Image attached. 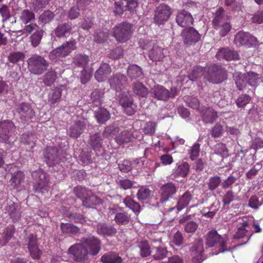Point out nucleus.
<instances>
[{
    "instance_id": "obj_1",
    "label": "nucleus",
    "mask_w": 263,
    "mask_h": 263,
    "mask_svg": "<svg viewBox=\"0 0 263 263\" xmlns=\"http://www.w3.org/2000/svg\"><path fill=\"white\" fill-rule=\"evenodd\" d=\"M212 22L214 28L218 31L220 36L222 37L225 36L231 29L229 17L225 14L222 8H219L217 10Z\"/></svg>"
},
{
    "instance_id": "obj_2",
    "label": "nucleus",
    "mask_w": 263,
    "mask_h": 263,
    "mask_svg": "<svg viewBox=\"0 0 263 263\" xmlns=\"http://www.w3.org/2000/svg\"><path fill=\"white\" fill-rule=\"evenodd\" d=\"M74 191L79 197L82 198L83 205L86 208H92L101 203V199L85 187L77 186Z\"/></svg>"
},
{
    "instance_id": "obj_3",
    "label": "nucleus",
    "mask_w": 263,
    "mask_h": 263,
    "mask_svg": "<svg viewBox=\"0 0 263 263\" xmlns=\"http://www.w3.org/2000/svg\"><path fill=\"white\" fill-rule=\"evenodd\" d=\"M29 70L33 74L40 75L48 67V62L42 56L34 54L28 60Z\"/></svg>"
},
{
    "instance_id": "obj_4",
    "label": "nucleus",
    "mask_w": 263,
    "mask_h": 263,
    "mask_svg": "<svg viewBox=\"0 0 263 263\" xmlns=\"http://www.w3.org/2000/svg\"><path fill=\"white\" fill-rule=\"evenodd\" d=\"M228 238L227 235H220L216 231L211 230L207 234L205 238V245L208 247H212L218 245L220 248L217 253L228 251L225 249Z\"/></svg>"
},
{
    "instance_id": "obj_5",
    "label": "nucleus",
    "mask_w": 263,
    "mask_h": 263,
    "mask_svg": "<svg viewBox=\"0 0 263 263\" xmlns=\"http://www.w3.org/2000/svg\"><path fill=\"white\" fill-rule=\"evenodd\" d=\"M132 33V25L128 23L123 22L119 24L114 28V36L119 42H126L129 39Z\"/></svg>"
},
{
    "instance_id": "obj_6",
    "label": "nucleus",
    "mask_w": 263,
    "mask_h": 263,
    "mask_svg": "<svg viewBox=\"0 0 263 263\" xmlns=\"http://www.w3.org/2000/svg\"><path fill=\"white\" fill-rule=\"evenodd\" d=\"M204 77L211 82L219 83L227 79V74L224 69L220 66L214 65L208 68Z\"/></svg>"
},
{
    "instance_id": "obj_7",
    "label": "nucleus",
    "mask_w": 263,
    "mask_h": 263,
    "mask_svg": "<svg viewBox=\"0 0 263 263\" xmlns=\"http://www.w3.org/2000/svg\"><path fill=\"white\" fill-rule=\"evenodd\" d=\"M75 48L74 41L68 42L53 50L49 55L50 59L53 61L61 60L68 55Z\"/></svg>"
},
{
    "instance_id": "obj_8",
    "label": "nucleus",
    "mask_w": 263,
    "mask_h": 263,
    "mask_svg": "<svg viewBox=\"0 0 263 263\" xmlns=\"http://www.w3.org/2000/svg\"><path fill=\"white\" fill-rule=\"evenodd\" d=\"M68 253L74 260L83 262L88 259L89 254L82 242L71 246Z\"/></svg>"
},
{
    "instance_id": "obj_9",
    "label": "nucleus",
    "mask_w": 263,
    "mask_h": 263,
    "mask_svg": "<svg viewBox=\"0 0 263 263\" xmlns=\"http://www.w3.org/2000/svg\"><path fill=\"white\" fill-rule=\"evenodd\" d=\"M32 176L34 180V189L36 192H43L46 190L49 183L48 176L43 170H39L34 172Z\"/></svg>"
},
{
    "instance_id": "obj_10",
    "label": "nucleus",
    "mask_w": 263,
    "mask_h": 263,
    "mask_svg": "<svg viewBox=\"0 0 263 263\" xmlns=\"http://www.w3.org/2000/svg\"><path fill=\"white\" fill-rule=\"evenodd\" d=\"M81 242L89 255H96L100 251L101 242L96 237L91 236L83 237L81 239Z\"/></svg>"
},
{
    "instance_id": "obj_11",
    "label": "nucleus",
    "mask_w": 263,
    "mask_h": 263,
    "mask_svg": "<svg viewBox=\"0 0 263 263\" xmlns=\"http://www.w3.org/2000/svg\"><path fill=\"white\" fill-rule=\"evenodd\" d=\"M14 128L13 123L9 120L0 122V142L11 145L12 142L9 140L11 134Z\"/></svg>"
},
{
    "instance_id": "obj_12",
    "label": "nucleus",
    "mask_w": 263,
    "mask_h": 263,
    "mask_svg": "<svg viewBox=\"0 0 263 263\" xmlns=\"http://www.w3.org/2000/svg\"><path fill=\"white\" fill-rule=\"evenodd\" d=\"M234 41L236 44L249 47L258 44L257 39L249 33L246 32H238L235 35Z\"/></svg>"
},
{
    "instance_id": "obj_13",
    "label": "nucleus",
    "mask_w": 263,
    "mask_h": 263,
    "mask_svg": "<svg viewBox=\"0 0 263 263\" xmlns=\"http://www.w3.org/2000/svg\"><path fill=\"white\" fill-rule=\"evenodd\" d=\"M115 10L116 14H120L123 11H129L134 12L136 11L138 7L137 0H122L120 2H115Z\"/></svg>"
},
{
    "instance_id": "obj_14",
    "label": "nucleus",
    "mask_w": 263,
    "mask_h": 263,
    "mask_svg": "<svg viewBox=\"0 0 263 263\" xmlns=\"http://www.w3.org/2000/svg\"><path fill=\"white\" fill-rule=\"evenodd\" d=\"M110 87L117 92H121L127 84V79L123 74L117 73L109 80Z\"/></svg>"
},
{
    "instance_id": "obj_15",
    "label": "nucleus",
    "mask_w": 263,
    "mask_h": 263,
    "mask_svg": "<svg viewBox=\"0 0 263 263\" xmlns=\"http://www.w3.org/2000/svg\"><path fill=\"white\" fill-rule=\"evenodd\" d=\"M171 14V8L165 4H161L155 11V21L157 24H163L168 20Z\"/></svg>"
},
{
    "instance_id": "obj_16",
    "label": "nucleus",
    "mask_w": 263,
    "mask_h": 263,
    "mask_svg": "<svg viewBox=\"0 0 263 263\" xmlns=\"http://www.w3.org/2000/svg\"><path fill=\"white\" fill-rule=\"evenodd\" d=\"M251 229L252 227L249 224V222L244 221L241 226L238 228L237 231L234 235V238L240 239L246 237L247 241L243 244L246 243L253 234V231H251Z\"/></svg>"
},
{
    "instance_id": "obj_17",
    "label": "nucleus",
    "mask_w": 263,
    "mask_h": 263,
    "mask_svg": "<svg viewBox=\"0 0 263 263\" xmlns=\"http://www.w3.org/2000/svg\"><path fill=\"white\" fill-rule=\"evenodd\" d=\"M16 110L22 121H32L35 117L34 111L30 106L26 103H22L20 104L18 106Z\"/></svg>"
},
{
    "instance_id": "obj_18",
    "label": "nucleus",
    "mask_w": 263,
    "mask_h": 263,
    "mask_svg": "<svg viewBox=\"0 0 263 263\" xmlns=\"http://www.w3.org/2000/svg\"><path fill=\"white\" fill-rule=\"evenodd\" d=\"M182 37L185 44L191 45L197 42L200 39L198 32L192 27L184 29L182 32Z\"/></svg>"
},
{
    "instance_id": "obj_19",
    "label": "nucleus",
    "mask_w": 263,
    "mask_h": 263,
    "mask_svg": "<svg viewBox=\"0 0 263 263\" xmlns=\"http://www.w3.org/2000/svg\"><path fill=\"white\" fill-rule=\"evenodd\" d=\"M176 20L177 24L182 27H187L192 25L194 22L192 15L184 10L178 12Z\"/></svg>"
},
{
    "instance_id": "obj_20",
    "label": "nucleus",
    "mask_w": 263,
    "mask_h": 263,
    "mask_svg": "<svg viewBox=\"0 0 263 263\" xmlns=\"http://www.w3.org/2000/svg\"><path fill=\"white\" fill-rule=\"evenodd\" d=\"M44 156L47 164L52 166L59 162V152L55 147H48L44 151Z\"/></svg>"
},
{
    "instance_id": "obj_21",
    "label": "nucleus",
    "mask_w": 263,
    "mask_h": 263,
    "mask_svg": "<svg viewBox=\"0 0 263 263\" xmlns=\"http://www.w3.org/2000/svg\"><path fill=\"white\" fill-rule=\"evenodd\" d=\"M177 188L173 183H167L164 184L160 190L161 198L160 200L164 202L168 199L176 192Z\"/></svg>"
},
{
    "instance_id": "obj_22",
    "label": "nucleus",
    "mask_w": 263,
    "mask_h": 263,
    "mask_svg": "<svg viewBox=\"0 0 263 263\" xmlns=\"http://www.w3.org/2000/svg\"><path fill=\"white\" fill-rule=\"evenodd\" d=\"M28 249L31 256L34 259H39L41 254V251L36 245V238L33 234L30 235L28 237Z\"/></svg>"
},
{
    "instance_id": "obj_23",
    "label": "nucleus",
    "mask_w": 263,
    "mask_h": 263,
    "mask_svg": "<svg viewBox=\"0 0 263 263\" xmlns=\"http://www.w3.org/2000/svg\"><path fill=\"white\" fill-rule=\"evenodd\" d=\"M201 112L202 121L206 124L213 123L218 118L217 112L212 108H205Z\"/></svg>"
},
{
    "instance_id": "obj_24",
    "label": "nucleus",
    "mask_w": 263,
    "mask_h": 263,
    "mask_svg": "<svg viewBox=\"0 0 263 263\" xmlns=\"http://www.w3.org/2000/svg\"><path fill=\"white\" fill-rule=\"evenodd\" d=\"M120 103L124 109V112L128 115L131 116L134 114L136 111V105L133 103V100L127 97H120L119 95Z\"/></svg>"
},
{
    "instance_id": "obj_25",
    "label": "nucleus",
    "mask_w": 263,
    "mask_h": 263,
    "mask_svg": "<svg viewBox=\"0 0 263 263\" xmlns=\"http://www.w3.org/2000/svg\"><path fill=\"white\" fill-rule=\"evenodd\" d=\"M111 72V68L109 65L106 63L101 65L99 68L96 71L95 77L99 82L105 80Z\"/></svg>"
},
{
    "instance_id": "obj_26",
    "label": "nucleus",
    "mask_w": 263,
    "mask_h": 263,
    "mask_svg": "<svg viewBox=\"0 0 263 263\" xmlns=\"http://www.w3.org/2000/svg\"><path fill=\"white\" fill-rule=\"evenodd\" d=\"M153 96L159 100L166 101L169 98V91L162 86L157 85L152 90Z\"/></svg>"
},
{
    "instance_id": "obj_27",
    "label": "nucleus",
    "mask_w": 263,
    "mask_h": 263,
    "mask_svg": "<svg viewBox=\"0 0 263 263\" xmlns=\"http://www.w3.org/2000/svg\"><path fill=\"white\" fill-rule=\"evenodd\" d=\"M216 57L218 59H224L228 61L238 59L237 52L232 51L227 48H222L216 53Z\"/></svg>"
},
{
    "instance_id": "obj_28",
    "label": "nucleus",
    "mask_w": 263,
    "mask_h": 263,
    "mask_svg": "<svg viewBox=\"0 0 263 263\" xmlns=\"http://www.w3.org/2000/svg\"><path fill=\"white\" fill-rule=\"evenodd\" d=\"M192 199V195L189 192H186L181 196L179 200L177 201V204L176 206L170 208L168 211H171L176 207L178 211L181 210L182 209L187 206Z\"/></svg>"
},
{
    "instance_id": "obj_29",
    "label": "nucleus",
    "mask_w": 263,
    "mask_h": 263,
    "mask_svg": "<svg viewBox=\"0 0 263 263\" xmlns=\"http://www.w3.org/2000/svg\"><path fill=\"white\" fill-rule=\"evenodd\" d=\"M62 89L60 87H56L51 90L48 94V102L53 106L61 100Z\"/></svg>"
},
{
    "instance_id": "obj_30",
    "label": "nucleus",
    "mask_w": 263,
    "mask_h": 263,
    "mask_svg": "<svg viewBox=\"0 0 263 263\" xmlns=\"http://www.w3.org/2000/svg\"><path fill=\"white\" fill-rule=\"evenodd\" d=\"M71 31V27L67 23L59 25L54 30L55 34L59 37L68 36Z\"/></svg>"
},
{
    "instance_id": "obj_31",
    "label": "nucleus",
    "mask_w": 263,
    "mask_h": 263,
    "mask_svg": "<svg viewBox=\"0 0 263 263\" xmlns=\"http://www.w3.org/2000/svg\"><path fill=\"white\" fill-rule=\"evenodd\" d=\"M164 49L159 47L154 46L153 49L150 50L149 53V58L153 61H160L165 57L164 53Z\"/></svg>"
},
{
    "instance_id": "obj_32",
    "label": "nucleus",
    "mask_w": 263,
    "mask_h": 263,
    "mask_svg": "<svg viewBox=\"0 0 263 263\" xmlns=\"http://www.w3.org/2000/svg\"><path fill=\"white\" fill-rule=\"evenodd\" d=\"M101 261L104 263H121L122 258L115 252H108L101 257Z\"/></svg>"
},
{
    "instance_id": "obj_33",
    "label": "nucleus",
    "mask_w": 263,
    "mask_h": 263,
    "mask_svg": "<svg viewBox=\"0 0 263 263\" xmlns=\"http://www.w3.org/2000/svg\"><path fill=\"white\" fill-rule=\"evenodd\" d=\"M190 168V165L187 162H182L177 164L174 173L176 176L184 177L189 174Z\"/></svg>"
},
{
    "instance_id": "obj_34",
    "label": "nucleus",
    "mask_w": 263,
    "mask_h": 263,
    "mask_svg": "<svg viewBox=\"0 0 263 263\" xmlns=\"http://www.w3.org/2000/svg\"><path fill=\"white\" fill-rule=\"evenodd\" d=\"M152 257L155 259H161L166 256L168 251L166 248L159 246H152Z\"/></svg>"
},
{
    "instance_id": "obj_35",
    "label": "nucleus",
    "mask_w": 263,
    "mask_h": 263,
    "mask_svg": "<svg viewBox=\"0 0 263 263\" xmlns=\"http://www.w3.org/2000/svg\"><path fill=\"white\" fill-rule=\"evenodd\" d=\"M20 21L26 25L35 20L34 13L28 9L23 10L19 15Z\"/></svg>"
},
{
    "instance_id": "obj_36",
    "label": "nucleus",
    "mask_w": 263,
    "mask_h": 263,
    "mask_svg": "<svg viewBox=\"0 0 263 263\" xmlns=\"http://www.w3.org/2000/svg\"><path fill=\"white\" fill-rule=\"evenodd\" d=\"M85 128L83 122H78L70 128V136L73 138H77L82 133Z\"/></svg>"
},
{
    "instance_id": "obj_37",
    "label": "nucleus",
    "mask_w": 263,
    "mask_h": 263,
    "mask_svg": "<svg viewBox=\"0 0 263 263\" xmlns=\"http://www.w3.org/2000/svg\"><path fill=\"white\" fill-rule=\"evenodd\" d=\"M97 232L100 235H107L108 236L116 233V229L111 226H108L104 223H99L97 225Z\"/></svg>"
},
{
    "instance_id": "obj_38",
    "label": "nucleus",
    "mask_w": 263,
    "mask_h": 263,
    "mask_svg": "<svg viewBox=\"0 0 263 263\" xmlns=\"http://www.w3.org/2000/svg\"><path fill=\"white\" fill-rule=\"evenodd\" d=\"M142 73L141 68L137 65H131L127 68V74L131 79L139 78Z\"/></svg>"
},
{
    "instance_id": "obj_39",
    "label": "nucleus",
    "mask_w": 263,
    "mask_h": 263,
    "mask_svg": "<svg viewBox=\"0 0 263 263\" xmlns=\"http://www.w3.org/2000/svg\"><path fill=\"white\" fill-rule=\"evenodd\" d=\"M125 205L131 209L134 213H139L140 212V204L133 200L130 196L126 197L123 200Z\"/></svg>"
},
{
    "instance_id": "obj_40",
    "label": "nucleus",
    "mask_w": 263,
    "mask_h": 263,
    "mask_svg": "<svg viewBox=\"0 0 263 263\" xmlns=\"http://www.w3.org/2000/svg\"><path fill=\"white\" fill-rule=\"evenodd\" d=\"M134 138V135L129 131L122 132L116 138V141L119 144L130 142Z\"/></svg>"
},
{
    "instance_id": "obj_41",
    "label": "nucleus",
    "mask_w": 263,
    "mask_h": 263,
    "mask_svg": "<svg viewBox=\"0 0 263 263\" xmlns=\"http://www.w3.org/2000/svg\"><path fill=\"white\" fill-rule=\"evenodd\" d=\"M95 117L99 123H104L110 118V114L105 108H99L95 111Z\"/></svg>"
},
{
    "instance_id": "obj_42",
    "label": "nucleus",
    "mask_w": 263,
    "mask_h": 263,
    "mask_svg": "<svg viewBox=\"0 0 263 263\" xmlns=\"http://www.w3.org/2000/svg\"><path fill=\"white\" fill-rule=\"evenodd\" d=\"M60 227L63 233L69 235H76L80 231L79 228L69 223H62Z\"/></svg>"
},
{
    "instance_id": "obj_43",
    "label": "nucleus",
    "mask_w": 263,
    "mask_h": 263,
    "mask_svg": "<svg viewBox=\"0 0 263 263\" xmlns=\"http://www.w3.org/2000/svg\"><path fill=\"white\" fill-rule=\"evenodd\" d=\"M134 92L141 97H145L148 93L147 88L141 83H134L133 87Z\"/></svg>"
},
{
    "instance_id": "obj_44",
    "label": "nucleus",
    "mask_w": 263,
    "mask_h": 263,
    "mask_svg": "<svg viewBox=\"0 0 263 263\" xmlns=\"http://www.w3.org/2000/svg\"><path fill=\"white\" fill-rule=\"evenodd\" d=\"M89 61V59L88 56L80 54L74 57L73 63L76 66L84 68L86 66Z\"/></svg>"
},
{
    "instance_id": "obj_45",
    "label": "nucleus",
    "mask_w": 263,
    "mask_h": 263,
    "mask_svg": "<svg viewBox=\"0 0 263 263\" xmlns=\"http://www.w3.org/2000/svg\"><path fill=\"white\" fill-rule=\"evenodd\" d=\"M104 92L100 89H96L91 94L92 103L96 106H100L102 102Z\"/></svg>"
},
{
    "instance_id": "obj_46",
    "label": "nucleus",
    "mask_w": 263,
    "mask_h": 263,
    "mask_svg": "<svg viewBox=\"0 0 263 263\" xmlns=\"http://www.w3.org/2000/svg\"><path fill=\"white\" fill-rule=\"evenodd\" d=\"M246 77L247 76L240 73L236 72L234 74L235 83L239 90H242L246 84L247 83Z\"/></svg>"
},
{
    "instance_id": "obj_47",
    "label": "nucleus",
    "mask_w": 263,
    "mask_h": 263,
    "mask_svg": "<svg viewBox=\"0 0 263 263\" xmlns=\"http://www.w3.org/2000/svg\"><path fill=\"white\" fill-rule=\"evenodd\" d=\"M221 183V179L219 176H214L209 178L207 182L209 190L213 191L218 187Z\"/></svg>"
},
{
    "instance_id": "obj_48",
    "label": "nucleus",
    "mask_w": 263,
    "mask_h": 263,
    "mask_svg": "<svg viewBox=\"0 0 263 263\" xmlns=\"http://www.w3.org/2000/svg\"><path fill=\"white\" fill-rule=\"evenodd\" d=\"M139 248L140 249V253L142 257H147L152 254V248H151L147 241H142L139 245Z\"/></svg>"
},
{
    "instance_id": "obj_49",
    "label": "nucleus",
    "mask_w": 263,
    "mask_h": 263,
    "mask_svg": "<svg viewBox=\"0 0 263 263\" xmlns=\"http://www.w3.org/2000/svg\"><path fill=\"white\" fill-rule=\"evenodd\" d=\"M24 174L21 171L15 173L11 179V183L14 187H16L20 185L24 179Z\"/></svg>"
},
{
    "instance_id": "obj_50",
    "label": "nucleus",
    "mask_w": 263,
    "mask_h": 263,
    "mask_svg": "<svg viewBox=\"0 0 263 263\" xmlns=\"http://www.w3.org/2000/svg\"><path fill=\"white\" fill-rule=\"evenodd\" d=\"M114 219L119 224L126 225L129 222L130 216L124 213H118L116 214Z\"/></svg>"
},
{
    "instance_id": "obj_51",
    "label": "nucleus",
    "mask_w": 263,
    "mask_h": 263,
    "mask_svg": "<svg viewBox=\"0 0 263 263\" xmlns=\"http://www.w3.org/2000/svg\"><path fill=\"white\" fill-rule=\"evenodd\" d=\"M151 193V192L149 189L145 186H141L138 191L137 194V198L140 201L146 200L150 197Z\"/></svg>"
},
{
    "instance_id": "obj_52",
    "label": "nucleus",
    "mask_w": 263,
    "mask_h": 263,
    "mask_svg": "<svg viewBox=\"0 0 263 263\" xmlns=\"http://www.w3.org/2000/svg\"><path fill=\"white\" fill-rule=\"evenodd\" d=\"M203 71L204 68L202 67H195L189 73V78L192 81H195L204 73Z\"/></svg>"
},
{
    "instance_id": "obj_53",
    "label": "nucleus",
    "mask_w": 263,
    "mask_h": 263,
    "mask_svg": "<svg viewBox=\"0 0 263 263\" xmlns=\"http://www.w3.org/2000/svg\"><path fill=\"white\" fill-rule=\"evenodd\" d=\"M44 31L42 29L36 30L35 32L31 36L30 40L32 46L34 47L37 46L42 38Z\"/></svg>"
},
{
    "instance_id": "obj_54",
    "label": "nucleus",
    "mask_w": 263,
    "mask_h": 263,
    "mask_svg": "<svg viewBox=\"0 0 263 263\" xmlns=\"http://www.w3.org/2000/svg\"><path fill=\"white\" fill-rule=\"evenodd\" d=\"M25 58V54L22 52H13L11 53L8 57V61L15 64L19 61H23Z\"/></svg>"
},
{
    "instance_id": "obj_55",
    "label": "nucleus",
    "mask_w": 263,
    "mask_h": 263,
    "mask_svg": "<svg viewBox=\"0 0 263 263\" xmlns=\"http://www.w3.org/2000/svg\"><path fill=\"white\" fill-rule=\"evenodd\" d=\"M14 232V229L12 226H9L5 229L4 232L3 233V240L2 243L3 245L6 244L12 237Z\"/></svg>"
},
{
    "instance_id": "obj_56",
    "label": "nucleus",
    "mask_w": 263,
    "mask_h": 263,
    "mask_svg": "<svg viewBox=\"0 0 263 263\" xmlns=\"http://www.w3.org/2000/svg\"><path fill=\"white\" fill-rule=\"evenodd\" d=\"M22 141L25 144L30 146L31 149L34 147L35 145V136L32 134H23L21 138Z\"/></svg>"
},
{
    "instance_id": "obj_57",
    "label": "nucleus",
    "mask_w": 263,
    "mask_h": 263,
    "mask_svg": "<svg viewBox=\"0 0 263 263\" xmlns=\"http://www.w3.org/2000/svg\"><path fill=\"white\" fill-rule=\"evenodd\" d=\"M214 151L216 154L221 156L222 157L228 155V151L226 144L222 143H218L214 146Z\"/></svg>"
},
{
    "instance_id": "obj_58",
    "label": "nucleus",
    "mask_w": 263,
    "mask_h": 263,
    "mask_svg": "<svg viewBox=\"0 0 263 263\" xmlns=\"http://www.w3.org/2000/svg\"><path fill=\"white\" fill-rule=\"evenodd\" d=\"M262 204L263 200L260 201L259 198L256 195L252 196L249 200V206L255 210H257Z\"/></svg>"
},
{
    "instance_id": "obj_59",
    "label": "nucleus",
    "mask_w": 263,
    "mask_h": 263,
    "mask_svg": "<svg viewBox=\"0 0 263 263\" xmlns=\"http://www.w3.org/2000/svg\"><path fill=\"white\" fill-rule=\"evenodd\" d=\"M57 78V73L54 71H48L44 76V82L48 86L51 85Z\"/></svg>"
},
{
    "instance_id": "obj_60",
    "label": "nucleus",
    "mask_w": 263,
    "mask_h": 263,
    "mask_svg": "<svg viewBox=\"0 0 263 263\" xmlns=\"http://www.w3.org/2000/svg\"><path fill=\"white\" fill-rule=\"evenodd\" d=\"M53 13L50 11H46L39 17V21L43 24L49 23L53 18Z\"/></svg>"
},
{
    "instance_id": "obj_61",
    "label": "nucleus",
    "mask_w": 263,
    "mask_h": 263,
    "mask_svg": "<svg viewBox=\"0 0 263 263\" xmlns=\"http://www.w3.org/2000/svg\"><path fill=\"white\" fill-rule=\"evenodd\" d=\"M50 0H32L31 7L35 11L44 8Z\"/></svg>"
},
{
    "instance_id": "obj_62",
    "label": "nucleus",
    "mask_w": 263,
    "mask_h": 263,
    "mask_svg": "<svg viewBox=\"0 0 263 263\" xmlns=\"http://www.w3.org/2000/svg\"><path fill=\"white\" fill-rule=\"evenodd\" d=\"M90 144L95 151L101 147V139L98 134H96L90 137Z\"/></svg>"
},
{
    "instance_id": "obj_63",
    "label": "nucleus",
    "mask_w": 263,
    "mask_h": 263,
    "mask_svg": "<svg viewBox=\"0 0 263 263\" xmlns=\"http://www.w3.org/2000/svg\"><path fill=\"white\" fill-rule=\"evenodd\" d=\"M246 79L247 83L252 86H256L259 80L258 74L253 72L247 73Z\"/></svg>"
},
{
    "instance_id": "obj_64",
    "label": "nucleus",
    "mask_w": 263,
    "mask_h": 263,
    "mask_svg": "<svg viewBox=\"0 0 263 263\" xmlns=\"http://www.w3.org/2000/svg\"><path fill=\"white\" fill-rule=\"evenodd\" d=\"M200 144L196 142L192 147H191L189 151V153L190 155V158L194 160L196 159L200 153Z\"/></svg>"
}]
</instances>
